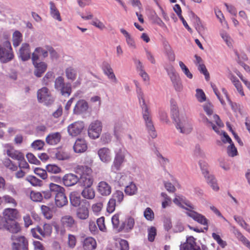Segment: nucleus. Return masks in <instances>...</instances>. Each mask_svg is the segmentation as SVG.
I'll use <instances>...</instances> for the list:
<instances>
[{
	"label": "nucleus",
	"mask_w": 250,
	"mask_h": 250,
	"mask_svg": "<svg viewBox=\"0 0 250 250\" xmlns=\"http://www.w3.org/2000/svg\"><path fill=\"white\" fill-rule=\"evenodd\" d=\"M202 122L206 126L208 127L211 126L212 129L218 134L223 135L221 140L224 143H228L230 145L233 144L231 139L225 132H221L219 130V128L223 127L224 124L217 115H214L212 118L211 119H208L203 115H202Z\"/></svg>",
	"instance_id": "f257e3e1"
},
{
	"label": "nucleus",
	"mask_w": 250,
	"mask_h": 250,
	"mask_svg": "<svg viewBox=\"0 0 250 250\" xmlns=\"http://www.w3.org/2000/svg\"><path fill=\"white\" fill-rule=\"evenodd\" d=\"M171 115L176 128L181 133L188 134L191 131L192 128L190 122L186 117L179 116L177 107L174 104L171 107Z\"/></svg>",
	"instance_id": "f03ea898"
},
{
	"label": "nucleus",
	"mask_w": 250,
	"mask_h": 250,
	"mask_svg": "<svg viewBox=\"0 0 250 250\" xmlns=\"http://www.w3.org/2000/svg\"><path fill=\"white\" fill-rule=\"evenodd\" d=\"M139 99L141 106L143 110V119L145 121L147 131L149 135L152 138H155L157 137V133L155 129L151 115L148 111L147 106L145 103L144 95L141 92L139 95Z\"/></svg>",
	"instance_id": "7ed1b4c3"
},
{
	"label": "nucleus",
	"mask_w": 250,
	"mask_h": 250,
	"mask_svg": "<svg viewBox=\"0 0 250 250\" xmlns=\"http://www.w3.org/2000/svg\"><path fill=\"white\" fill-rule=\"evenodd\" d=\"M91 172V168L87 166H78L76 172L81 175L79 178L78 183L81 186L90 188L92 185L93 179L90 174Z\"/></svg>",
	"instance_id": "20e7f679"
},
{
	"label": "nucleus",
	"mask_w": 250,
	"mask_h": 250,
	"mask_svg": "<svg viewBox=\"0 0 250 250\" xmlns=\"http://www.w3.org/2000/svg\"><path fill=\"white\" fill-rule=\"evenodd\" d=\"M198 164L202 173L207 183L211 187L213 190L218 191L219 189V187L218 185L217 180L213 175L209 173L208 168V164L203 160H200Z\"/></svg>",
	"instance_id": "39448f33"
},
{
	"label": "nucleus",
	"mask_w": 250,
	"mask_h": 250,
	"mask_svg": "<svg viewBox=\"0 0 250 250\" xmlns=\"http://www.w3.org/2000/svg\"><path fill=\"white\" fill-rule=\"evenodd\" d=\"M14 58V54L11 43L6 37L2 46L0 45V62L7 63L12 61Z\"/></svg>",
	"instance_id": "423d86ee"
},
{
	"label": "nucleus",
	"mask_w": 250,
	"mask_h": 250,
	"mask_svg": "<svg viewBox=\"0 0 250 250\" xmlns=\"http://www.w3.org/2000/svg\"><path fill=\"white\" fill-rule=\"evenodd\" d=\"M166 69L170 77L173 86L176 91L180 92L183 90V85L179 75L176 73L173 66L170 65L166 67Z\"/></svg>",
	"instance_id": "0eeeda50"
},
{
	"label": "nucleus",
	"mask_w": 250,
	"mask_h": 250,
	"mask_svg": "<svg viewBox=\"0 0 250 250\" xmlns=\"http://www.w3.org/2000/svg\"><path fill=\"white\" fill-rule=\"evenodd\" d=\"M37 95L38 102L45 105H50L54 101L50 90L46 87H43L39 89Z\"/></svg>",
	"instance_id": "6e6552de"
},
{
	"label": "nucleus",
	"mask_w": 250,
	"mask_h": 250,
	"mask_svg": "<svg viewBox=\"0 0 250 250\" xmlns=\"http://www.w3.org/2000/svg\"><path fill=\"white\" fill-rule=\"evenodd\" d=\"M102 123L100 121H94L90 124L88 128L89 137L93 139L99 138L102 132Z\"/></svg>",
	"instance_id": "1a4fd4ad"
},
{
	"label": "nucleus",
	"mask_w": 250,
	"mask_h": 250,
	"mask_svg": "<svg viewBox=\"0 0 250 250\" xmlns=\"http://www.w3.org/2000/svg\"><path fill=\"white\" fill-rule=\"evenodd\" d=\"M186 205L189 208V210H188V211L186 212L187 215L192 218L198 223L208 227V220L205 217V216L192 210V209H194L195 208L191 204L186 203Z\"/></svg>",
	"instance_id": "9d476101"
},
{
	"label": "nucleus",
	"mask_w": 250,
	"mask_h": 250,
	"mask_svg": "<svg viewBox=\"0 0 250 250\" xmlns=\"http://www.w3.org/2000/svg\"><path fill=\"white\" fill-rule=\"evenodd\" d=\"M127 151L123 148H120L115 152L112 167L116 170H120L122 164L125 162Z\"/></svg>",
	"instance_id": "9b49d317"
},
{
	"label": "nucleus",
	"mask_w": 250,
	"mask_h": 250,
	"mask_svg": "<svg viewBox=\"0 0 250 250\" xmlns=\"http://www.w3.org/2000/svg\"><path fill=\"white\" fill-rule=\"evenodd\" d=\"M12 239L13 242L12 243L13 250H28V241L25 237L12 236Z\"/></svg>",
	"instance_id": "f8f14e48"
},
{
	"label": "nucleus",
	"mask_w": 250,
	"mask_h": 250,
	"mask_svg": "<svg viewBox=\"0 0 250 250\" xmlns=\"http://www.w3.org/2000/svg\"><path fill=\"white\" fill-rule=\"evenodd\" d=\"M84 127V124L83 122L77 121L67 126V132L70 136L76 137L81 134Z\"/></svg>",
	"instance_id": "ddd939ff"
},
{
	"label": "nucleus",
	"mask_w": 250,
	"mask_h": 250,
	"mask_svg": "<svg viewBox=\"0 0 250 250\" xmlns=\"http://www.w3.org/2000/svg\"><path fill=\"white\" fill-rule=\"evenodd\" d=\"M61 223L64 228L68 229L74 230L77 229V222L73 216L66 215L62 216L61 219Z\"/></svg>",
	"instance_id": "4468645a"
},
{
	"label": "nucleus",
	"mask_w": 250,
	"mask_h": 250,
	"mask_svg": "<svg viewBox=\"0 0 250 250\" xmlns=\"http://www.w3.org/2000/svg\"><path fill=\"white\" fill-rule=\"evenodd\" d=\"M31 54L29 44L26 42L22 43L18 53L19 58L23 62L27 61L30 59Z\"/></svg>",
	"instance_id": "2eb2a0df"
},
{
	"label": "nucleus",
	"mask_w": 250,
	"mask_h": 250,
	"mask_svg": "<svg viewBox=\"0 0 250 250\" xmlns=\"http://www.w3.org/2000/svg\"><path fill=\"white\" fill-rule=\"evenodd\" d=\"M83 204H82L76 210V217L81 220H85L89 217V205L86 204V201H83Z\"/></svg>",
	"instance_id": "dca6fc26"
},
{
	"label": "nucleus",
	"mask_w": 250,
	"mask_h": 250,
	"mask_svg": "<svg viewBox=\"0 0 250 250\" xmlns=\"http://www.w3.org/2000/svg\"><path fill=\"white\" fill-rule=\"evenodd\" d=\"M180 250H201L200 247L196 244L195 238L192 236L187 238L186 242L181 244Z\"/></svg>",
	"instance_id": "f3484780"
},
{
	"label": "nucleus",
	"mask_w": 250,
	"mask_h": 250,
	"mask_svg": "<svg viewBox=\"0 0 250 250\" xmlns=\"http://www.w3.org/2000/svg\"><path fill=\"white\" fill-rule=\"evenodd\" d=\"M98 155L100 160L104 163H109L111 160V152L107 147H104L99 149Z\"/></svg>",
	"instance_id": "a211bd4d"
},
{
	"label": "nucleus",
	"mask_w": 250,
	"mask_h": 250,
	"mask_svg": "<svg viewBox=\"0 0 250 250\" xmlns=\"http://www.w3.org/2000/svg\"><path fill=\"white\" fill-rule=\"evenodd\" d=\"M88 108L87 102L84 100H79L73 109V113L75 114L79 115L85 112Z\"/></svg>",
	"instance_id": "6ab92c4d"
},
{
	"label": "nucleus",
	"mask_w": 250,
	"mask_h": 250,
	"mask_svg": "<svg viewBox=\"0 0 250 250\" xmlns=\"http://www.w3.org/2000/svg\"><path fill=\"white\" fill-rule=\"evenodd\" d=\"M97 190L102 196H108L111 193V186L105 181H101L99 183Z\"/></svg>",
	"instance_id": "aec40b11"
},
{
	"label": "nucleus",
	"mask_w": 250,
	"mask_h": 250,
	"mask_svg": "<svg viewBox=\"0 0 250 250\" xmlns=\"http://www.w3.org/2000/svg\"><path fill=\"white\" fill-rule=\"evenodd\" d=\"M62 181L65 186L70 187L78 183L79 177L73 173L66 174L63 177Z\"/></svg>",
	"instance_id": "412c9836"
},
{
	"label": "nucleus",
	"mask_w": 250,
	"mask_h": 250,
	"mask_svg": "<svg viewBox=\"0 0 250 250\" xmlns=\"http://www.w3.org/2000/svg\"><path fill=\"white\" fill-rule=\"evenodd\" d=\"M103 69L104 73L112 83H118L117 79L113 72V70L108 63L104 62V63Z\"/></svg>",
	"instance_id": "4be33fe9"
},
{
	"label": "nucleus",
	"mask_w": 250,
	"mask_h": 250,
	"mask_svg": "<svg viewBox=\"0 0 250 250\" xmlns=\"http://www.w3.org/2000/svg\"><path fill=\"white\" fill-rule=\"evenodd\" d=\"M37 61H32L33 64L35 67L34 74L37 77H40L45 71L47 68V64L44 62H40L38 63Z\"/></svg>",
	"instance_id": "5701e85b"
},
{
	"label": "nucleus",
	"mask_w": 250,
	"mask_h": 250,
	"mask_svg": "<svg viewBox=\"0 0 250 250\" xmlns=\"http://www.w3.org/2000/svg\"><path fill=\"white\" fill-rule=\"evenodd\" d=\"M73 149L76 153H82L87 149L85 141L83 139H78L73 146Z\"/></svg>",
	"instance_id": "b1692460"
},
{
	"label": "nucleus",
	"mask_w": 250,
	"mask_h": 250,
	"mask_svg": "<svg viewBox=\"0 0 250 250\" xmlns=\"http://www.w3.org/2000/svg\"><path fill=\"white\" fill-rule=\"evenodd\" d=\"M55 204L59 208H62L68 203V200L64 192L57 193L55 195Z\"/></svg>",
	"instance_id": "393cba45"
},
{
	"label": "nucleus",
	"mask_w": 250,
	"mask_h": 250,
	"mask_svg": "<svg viewBox=\"0 0 250 250\" xmlns=\"http://www.w3.org/2000/svg\"><path fill=\"white\" fill-rule=\"evenodd\" d=\"M61 137L59 132L52 133L46 137V142L50 145H55L60 142Z\"/></svg>",
	"instance_id": "a878e982"
},
{
	"label": "nucleus",
	"mask_w": 250,
	"mask_h": 250,
	"mask_svg": "<svg viewBox=\"0 0 250 250\" xmlns=\"http://www.w3.org/2000/svg\"><path fill=\"white\" fill-rule=\"evenodd\" d=\"M19 212L16 208H8L3 211V215L9 221H13L17 219L18 216Z\"/></svg>",
	"instance_id": "bb28decb"
},
{
	"label": "nucleus",
	"mask_w": 250,
	"mask_h": 250,
	"mask_svg": "<svg viewBox=\"0 0 250 250\" xmlns=\"http://www.w3.org/2000/svg\"><path fill=\"white\" fill-rule=\"evenodd\" d=\"M96 246V241L92 237L86 238L83 241V248L84 250H94Z\"/></svg>",
	"instance_id": "cd10ccee"
},
{
	"label": "nucleus",
	"mask_w": 250,
	"mask_h": 250,
	"mask_svg": "<svg viewBox=\"0 0 250 250\" xmlns=\"http://www.w3.org/2000/svg\"><path fill=\"white\" fill-rule=\"evenodd\" d=\"M65 74L67 80L71 82L74 81L77 76V70L72 66H69L65 69Z\"/></svg>",
	"instance_id": "c85d7f7f"
},
{
	"label": "nucleus",
	"mask_w": 250,
	"mask_h": 250,
	"mask_svg": "<svg viewBox=\"0 0 250 250\" xmlns=\"http://www.w3.org/2000/svg\"><path fill=\"white\" fill-rule=\"evenodd\" d=\"M39 54H42L43 58H46L48 56V51L41 47L36 48L32 54V61H38L39 59Z\"/></svg>",
	"instance_id": "c756f323"
},
{
	"label": "nucleus",
	"mask_w": 250,
	"mask_h": 250,
	"mask_svg": "<svg viewBox=\"0 0 250 250\" xmlns=\"http://www.w3.org/2000/svg\"><path fill=\"white\" fill-rule=\"evenodd\" d=\"M57 91L60 92L62 96L68 97L72 92L71 83H65L64 84H63V86H62V87H61V88L59 89Z\"/></svg>",
	"instance_id": "7c9ffc66"
},
{
	"label": "nucleus",
	"mask_w": 250,
	"mask_h": 250,
	"mask_svg": "<svg viewBox=\"0 0 250 250\" xmlns=\"http://www.w3.org/2000/svg\"><path fill=\"white\" fill-rule=\"evenodd\" d=\"M70 202L71 205L75 207L81 206V197L76 192L70 193L69 195Z\"/></svg>",
	"instance_id": "2f4dec72"
},
{
	"label": "nucleus",
	"mask_w": 250,
	"mask_h": 250,
	"mask_svg": "<svg viewBox=\"0 0 250 250\" xmlns=\"http://www.w3.org/2000/svg\"><path fill=\"white\" fill-rule=\"evenodd\" d=\"M7 155L13 159L19 161L22 158L23 154L18 150H16L10 147L6 151Z\"/></svg>",
	"instance_id": "473e14b6"
},
{
	"label": "nucleus",
	"mask_w": 250,
	"mask_h": 250,
	"mask_svg": "<svg viewBox=\"0 0 250 250\" xmlns=\"http://www.w3.org/2000/svg\"><path fill=\"white\" fill-rule=\"evenodd\" d=\"M5 229L13 233H17L20 231L21 227L17 222L10 221L9 224H7Z\"/></svg>",
	"instance_id": "72a5a7b5"
},
{
	"label": "nucleus",
	"mask_w": 250,
	"mask_h": 250,
	"mask_svg": "<svg viewBox=\"0 0 250 250\" xmlns=\"http://www.w3.org/2000/svg\"><path fill=\"white\" fill-rule=\"evenodd\" d=\"M50 14L53 18L59 21H62L60 14L55 4L53 2H50Z\"/></svg>",
	"instance_id": "f704fd0d"
},
{
	"label": "nucleus",
	"mask_w": 250,
	"mask_h": 250,
	"mask_svg": "<svg viewBox=\"0 0 250 250\" xmlns=\"http://www.w3.org/2000/svg\"><path fill=\"white\" fill-rule=\"evenodd\" d=\"M137 191V187L133 182L130 183L129 185L126 186L125 189V194L129 196L136 194Z\"/></svg>",
	"instance_id": "c9c22d12"
},
{
	"label": "nucleus",
	"mask_w": 250,
	"mask_h": 250,
	"mask_svg": "<svg viewBox=\"0 0 250 250\" xmlns=\"http://www.w3.org/2000/svg\"><path fill=\"white\" fill-rule=\"evenodd\" d=\"M112 223L114 229H117L118 231H121L124 229L125 227L123 223L120 225L119 220V214H116L112 218Z\"/></svg>",
	"instance_id": "e433bc0d"
},
{
	"label": "nucleus",
	"mask_w": 250,
	"mask_h": 250,
	"mask_svg": "<svg viewBox=\"0 0 250 250\" xmlns=\"http://www.w3.org/2000/svg\"><path fill=\"white\" fill-rule=\"evenodd\" d=\"M82 195L84 198L92 199L95 197V191L92 188H85L82 192Z\"/></svg>",
	"instance_id": "4c0bfd02"
},
{
	"label": "nucleus",
	"mask_w": 250,
	"mask_h": 250,
	"mask_svg": "<svg viewBox=\"0 0 250 250\" xmlns=\"http://www.w3.org/2000/svg\"><path fill=\"white\" fill-rule=\"evenodd\" d=\"M230 79L240 94L244 96L242 85L238 79L234 76H231Z\"/></svg>",
	"instance_id": "58836bf2"
},
{
	"label": "nucleus",
	"mask_w": 250,
	"mask_h": 250,
	"mask_svg": "<svg viewBox=\"0 0 250 250\" xmlns=\"http://www.w3.org/2000/svg\"><path fill=\"white\" fill-rule=\"evenodd\" d=\"M12 41L13 46L17 47L22 41V34L18 31H15L13 34Z\"/></svg>",
	"instance_id": "ea45409f"
},
{
	"label": "nucleus",
	"mask_w": 250,
	"mask_h": 250,
	"mask_svg": "<svg viewBox=\"0 0 250 250\" xmlns=\"http://www.w3.org/2000/svg\"><path fill=\"white\" fill-rule=\"evenodd\" d=\"M165 50L167 57L169 61L174 62L175 60V54L169 44L165 45Z\"/></svg>",
	"instance_id": "a19ab883"
},
{
	"label": "nucleus",
	"mask_w": 250,
	"mask_h": 250,
	"mask_svg": "<svg viewBox=\"0 0 250 250\" xmlns=\"http://www.w3.org/2000/svg\"><path fill=\"white\" fill-rule=\"evenodd\" d=\"M179 64L182 72L186 76V77L189 79H192L193 78V75L190 72L189 69L184 63V62L182 61H180L179 62Z\"/></svg>",
	"instance_id": "79ce46f5"
},
{
	"label": "nucleus",
	"mask_w": 250,
	"mask_h": 250,
	"mask_svg": "<svg viewBox=\"0 0 250 250\" xmlns=\"http://www.w3.org/2000/svg\"><path fill=\"white\" fill-rule=\"evenodd\" d=\"M2 163L6 168L12 171H16L18 169L17 166L8 158L4 159L3 160Z\"/></svg>",
	"instance_id": "37998d69"
},
{
	"label": "nucleus",
	"mask_w": 250,
	"mask_h": 250,
	"mask_svg": "<svg viewBox=\"0 0 250 250\" xmlns=\"http://www.w3.org/2000/svg\"><path fill=\"white\" fill-rule=\"evenodd\" d=\"M26 180L33 186H38L42 185V181L34 176L29 175L26 178Z\"/></svg>",
	"instance_id": "c03bdc74"
},
{
	"label": "nucleus",
	"mask_w": 250,
	"mask_h": 250,
	"mask_svg": "<svg viewBox=\"0 0 250 250\" xmlns=\"http://www.w3.org/2000/svg\"><path fill=\"white\" fill-rule=\"evenodd\" d=\"M123 225L125 227L124 229H125V231L128 232L130 231L132 229L134 225V219L131 217L128 218L126 223H123Z\"/></svg>",
	"instance_id": "a18cd8bd"
},
{
	"label": "nucleus",
	"mask_w": 250,
	"mask_h": 250,
	"mask_svg": "<svg viewBox=\"0 0 250 250\" xmlns=\"http://www.w3.org/2000/svg\"><path fill=\"white\" fill-rule=\"evenodd\" d=\"M116 178L120 186H124L126 184L128 179L127 176L122 173H118Z\"/></svg>",
	"instance_id": "49530a36"
},
{
	"label": "nucleus",
	"mask_w": 250,
	"mask_h": 250,
	"mask_svg": "<svg viewBox=\"0 0 250 250\" xmlns=\"http://www.w3.org/2000/svg\"><path fill=\"white\" fill-rule=\"evenodd\" d=\"M124 194L123 191L121 190L116 191L113 194L112 198L114 199L115 201H117V202L121 203L124 200Z\"/></svg>",
	"instance_id": "de8ad7c7"
},
{
	"label": "nucleus",
	"mask_w": 250,
	"mask_h": 250,
	"mask_svg": "<svg viewBox=\"0 0 250 250\" xmlns=\"http://www.w3.org/2000/svg\"><path fill=\"white\" fill-rule=\"evenodd\" d=\"M30 197L34 202H40L42 199V195L40 192L32 191L30 193Z\"/></svg>",
	"instance_id": "09e8293b"
},
{
	"label": "nucleus",
	"mask_w": 250,
	"mask_h": 250,
	"mask_svg": "<svg viewBox=\"0 0 250 250\" xmlns=\"http://www.w3.org/2000/svg\"><path fill=\"white\" fill-rule=\"evenodd\" d=\"M41 210L42 213L46 218L50 219L52 218V214L49 207L44 205H42L41 206Z\"/></svg>",
	"instance_id": "8fccbe9b"
},
{
	"label": "nucleus",
	"mask_w": 250,
	"mask_h": 250,
	"mask_svg": "<svg viewBox=\"0 0 250 250\" xmlns=\"http://www.w3.org/2000/svg\"><path fill=\"white\" fill-rule=\"evenodd\" d=\"M65 83L64 79L62 76H59L56 78L54 82V87L55 89L57 91L59 89L63 86V84Z\"/></svg>",
	"instance_id": "3c124183"
},
{
	"label": "nucleus",
	"mask_w": 250,
	"mask_h": 250,
	"mask_svg": "<svg viewBox=\"0 0 250 250\" xmlns=\"http://www.w3.org/2000/svg\"><path fill=\"white\" fill-rule=\"evenodd\" d=\"M49 188L51 192H56V193L64 192V189L61 186L58 185L53 183L50 184Z\"/></svg>",
	"instance_id": "603ef678"
},
{
	"label": "nucleus",
	"mask_w": 250,
	"mask_h": 250,
	"mask_svg": "<svg viewBox=\"0 0 250 250\" xmlns=\"http://www.w3.org/2000/svg\"><path fill=\"white\" fill-rule=\"evenodd\" d=\"M116 205L114 199L110 198L107 205V211L109 213H112L115 209Z\"/></svg>",
	"instance_id": "864d4df0"
},
{
	"label": "nucleus",
	"mask_w": 250,
	"mask_h": 250,
	"mask_svg": "<svg viewBox=\"0 0 250 250\" xmlns=\"http://www.w3.org/2000/svg\"><path fill=\"white\" fill-rule=\"evenodd\" d=\"M46 168V170L51 173H59L61 171V168L55 165H48Z\"/></svg>",
	"instance_id": "5fc2aeb1"
},
{
	"label": "nucleus",
	"mask_w": 250,
	"mask_h": 250,
	"mask_svg": "<svg viewBox=\"0 0 250 250\" xmlns=\"http://www.w3.org/2000/svg\"><path fill=\"white\" fill-rule=\"evenodd\" d=\"M55 157L59 160H65L69 158V155L65 152L58 151L55 154Z\"/></svg>",
	"instance_id": "6e6d98bb"
},
{
	"label": "nucleus",
	"mask_w": 250,
	"mask_h": 250,
	"mask_svg": "<svg viewBox=\"0 0 250 250\" xmlns=\"http://www.w3.org/2000/svg\"><path fill=\"white\" fill-rule=\"evenodd\" d=\"M144 216L146 219L149 221H152L154 218L153 211L150 208H147L144 212Z\"/></svg>",
	"instance_id": "4d7b16f0"
},
{
	"label": "nucleus",
	"mask_w": 250,
	"mask_h": 250,
	"mask_svg": "<svg viewBox=\"0 0 250 250\" xmlns=\"http://www.w3.org/2000/svg\"><path fill=\"white\" fill-rule=\"evenodd\" d=\"M2 199L5 203L12 204L14 207L17 206V202L14 198L9 195H5L2 197Z\"/></svg>",
	"instance_id": "13d9d810"
},
{
	"label": "nucleus",
	"mask_w": 250,
	"mask_h": 250,
	"mask_svg": "<svg viewBox=\"0 0 250 250\" xmlns=\"http://www.w3.org/2000/svg\"><path fill=\"white\" fill-rule=\"evenodd\" d=\"M234 219L235 221L245 229L246 230L249 227V225L241 217L235 215L234 216Z\"/></svg>",
	"instance_id": "bf43d9fd"
},
{
	"label": "nucleus",
	"mask_w": 250,
	"mask_h": 250,
	"mask_svg": "<svg viewBox=\"0 0 250 250\" xmlns=\"http://www.w3.org/2000/svg\"><path fill=\"white\" fill-rule=\"evenodd\" d=\"M44 145L43 141L37 140L33 142L31 144V146L35 150H41Z\"/></svg>",
	"instance_id": "052dcab7"
},
{
	"label": "nucleus",
	"mask_w": 250,
	"mask_h": 250,
	"mask_svg": "<svg viewBox=\"0 0 250 250\" xmlns=\"http://www.w3.org/2000/svg\"><path fill=\"white\" fill-rule=\"evenodd\" d=\"M227 153L229 156L234 157L237 154V150L233 144H230L227 148Z\"/></svg>",
	"instance_id": "680f3d73"
},
{
	"label": "nucleus",
	"mask_w": 250,
	"mask_h": 250,
	"mask_svg": "<svg viewBox=\"0 0 250 250\" xmlns=\"http://www.w3.org/2000/svg\"><path fill=\"white\" fill-rule=\"evenodd\" d=\"M19 167L21 169H24L26 170V172H28L30 167L28 164L25 161L24 156H22V158L19 161Z\"/></svg>",
	"instance_id": "e2e57ef3"
},
{
	"label": "nucleus",
	"mask_w": 250,
	"mask_h": 250,
	"mask_svg": "<svg viewBox=\"0 0 250 250\" xmlns=\"http://www.w3.org/2000/svg\"><path fill=\"white\" fill-rule=\"evenodd\" d=\"M237 238L246 247L250 250V241L242 235L241 232H238Z\"/></svg>",
	"instance_id": "0e129e2a"
},
{
	"label": "nucleus",
	"mask_w": 250,
	"mask_h": 250,
	"mask_svg": "<svg viewBox=\"0 0 250 250\" xmlns=\"http://www.w3.org/2000/svg\"><path fill=\"white\" fill-rule=\"evenodd\" d=\"M161 196L164 198V201L162 202V206L163 208H166L171 203V199L164 192L161 193Z\"/></svg>",
	"instance_id": "69168bd1"
},
{
	"label": "nucleus",
	"mask_w": 250,
	"mask_h": 250,
	"mask_svg": "<svg viewBox=\"0 0 250 250\" xmlns=\"http://www.w3.org/2000/svg\"><path fill=\"white\" fill-rule=\"evenodd\" d=\"M76 244V238L75 235L72 234H68V246L71 249L74 248Z\"/></svg>",
	"instance_id": "338daca9"
},
{
	"label": "nucleus",
	"mask_w": 250,
	"mask_h": 250,
	"mask_svg": "<svg viewBox=\"0 0 250 250\" xmlns=\"http://www.w3.org/2000/svg\"><path fill=\"white\" fill-rule=\"evenodd\" d=\"M26 158L28 162L33 164L39 165L40 162L36 158V157L31 153H28L26 154Z\"/></svg>",
	"instance_id": "774afa93"
}]
</instances>
